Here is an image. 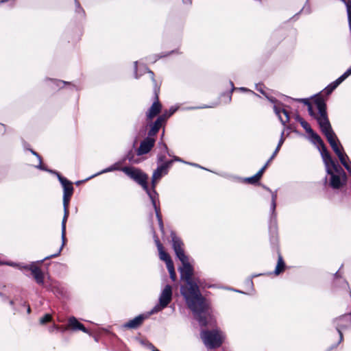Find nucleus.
I'll use <instances>...</instances> for the list:
<instances>
[{
  "label": "nucleus",
  "instance_id": "1",
  "mask_svg": "<svg viewBox=\"0 0 351 351\" xmlns=\"http://www.w3.org/2000/svg\"><path fill=\"white\" fill-rule=\"evenodd\" d=\"M179 268L180 280L184 284L180 287V293L188 307L192 311H202L205 308V298L199 289L200 280L194 276V269L186 258Z\"/></svg>",
  "mask_w": 351,
  "mask_h": 351
},
{
  "label": "nucleus",
  "instance_id": "2",
  "mask_svg": "<svg viewBox=\"0 0 351 351\" xmlns=\"http://www.w3.org/2000/svg\"><path fill=\"white\" fill-rule=\"evenodd\" d=\"M324 162L326 172L330 176L329 185L334 189H339L346 185L347 176L341 165L332 156L324 160Z\"/></svg>",
  "mask_w": 351,
  "mask_h": 351
},
{
  "label": "nucleus",
  "instance_id": "3",
  "mask_svg": "<svg viewBox=\"0 0 351 351\" xmlns=\"http://www.w3.org/2000/svg\"><path fill=\"white\" fill-rule=\"evenodd\" d=\"M149 77L152 82L154 91V102L146 112V121L148 123L152 122L153 119L162 111V106L159 99V94L160 92L161 82L156 80L155 74L152 71H148Z\"/></svg>",
  "mask_w": 351,
  "mask_h": 351
},
{
  "label": "nucleus",
  "instance_id": "4",
  "mask_svg": "<svg viewBox=\"0 0 351 351\" xmlns=\"http://www.w3.org/2000/svg\"><path fill=\"white\" fill-rule=\"evenodd\" d=\"M122 171L130 179L140 185L147 193L149 197L152 195L148 186V175L141 169L134 167H123Z\"/></svg>",
  "mask_w": 351,
  "mask_h": 351
},
{
  "label": "nucleus",
  "instance_id": "5",
  "mask_svg": "<svg viewBox=\"0 0 351 351\" xmlns=\"http://www.w3.org/2000/svg\"><path fill=\"white\" fill-rule=\"evenodd\" d=\"M322 119H324V123H320V130L324 135L326 136L328 142L331 146L332 150L335 154H338L341 150L343 149L341 145L337 135L332 130L329 119H326L324 114L322 115Z\"/></svg>",
  "mask_w": 351,
  "mask_h": 351
},
{
  "label": "nucleus",
  "instance_id": "6",
  "mask_svg": "<svg viewBox=\"0 0 351 351\" xmlns=\"http://www.w3.org/2000/svg\"><path fill=\"white\" fill-rule=\"evenodd\" d=\"M314 104L316 105L319 114H317L313 110L312 104L307 106L308 112L311 117L315 119L317 121L319 126L320 127V123H324V119H322V113L324 114L326 119H328V113H327V108L326 104V99L324 98L322 93L316 94L313 97Z\"/></svg>",
  "mask_w": 351,
  "mask_h": 351
},
{
  "label": "nucleus",
  "instance_id": "7",
  "mask_svg": "<svg viewBox=\"0 0 351 351\" xmlns=\"http://www.w3.org/2000/svg\"><path fill=\"white\" fill-rule=\"evenodd\" d=\"M270 243L273 249L276 252L278 255V261L274 270L275 275L278 276L285 271L286 264L284 261L282 255L281 254L280 247L279 245V239L278 236L277 228L276 227L270 228Z\"/></svg>",
  "mask_w": 351,
  "mask_h": 351
},
{
  "label": "nucleus",
  "instance_id": "8",
  "mask_svg": "<svg viewBox=\"0 0 351 351\" xmlns=\"http://www.w3.org/2000/svg\"><path fill=\"white\" fill-rule=\"evenodd\" d=\"M56 174L63 188L64 215H69V204L74 193V187L72 182L63 177L60 173H57Z\"/></svg>",
  "mask_w": 351,
  "mask_h": 351
},
{
  "label": "nucleus",
  "instance_id": "9",
  "mask_svg": "<svg viewBox=\"0 0 351 351\" xmlns=\"http://www.w3.org/2000/svg\"><path fill=\"white\" fill-rule=\"evenodd\" d=\"M201 337L207 348L209 349H216L223 344V339L217 330H206L201 333Z\"/></svg>",
  "mask_w": 351,
  "mask_h": 351
},
{
  "label": "nucleus",
  "instance_id": "10",
  "mask_svg": "<svg viewBox=\"0 0 351 351\" xmlns=\"http://www.w3.org/2000/svg\"><path fill=\"white\" fill-rule=\"evenodd\" d=\"M334 324L339 334V340L335 346V347H337L343 340V335L341 330L351 326V313L344 314L336 318L334 320Z\"/></svg>",
  "mask_w": 351,
  "mask_h": 351
},
{
  "label": "nucleus",
  "instance_id": "11",
  "mask_svg": "<svg viewBox=\"0 0 351 351\" xmlns=\"http://www.w3.org/2000/svg\"><path fill=\"white\" fill-rule=\"evenodd\" d=\"M171 238L172 241V247L178 258L181 261L188 258L185 254L184 250V243L182 239L178 237L174 231L171 232Z\"/></svg>",
  "mask_w": 351,
  "mask_h": 351
},
{
  "label": "nucleus",
  "instance_id": "12",
  "mask_svg": "<svg viewBox=\"0 0 351 351\" xmlns=\"http://www.w3.org/2000/svg\"><path fill=\"white\" fill-rule=\"evenodd\" d=\"M23 269L30 271L36 282L40 285H44L45 276L41 269L37 266L35 263L26 265L23 267Z\"/></svg>",
  "mask_w": 351,
  "mask_h": 351
},
{
  "label": "nucleus",
  "instance_id": "13",
  "mask_svg": "<svg viewBox=\"0 0 351 351\" xmlns=\"http://www.w3.org/2000/svg\"><path fill=\"white\" fill-rule=\"evenodd\" d=\"M174 160L180 161V159L178 157H175L174 160H167L159 165L153 173L154 178L155 180H160L162 176L167 174L168 169L171 167Z\"/></svg>",
  "mask_w": 351,
  "mask_h": 351
},
{
  "label": "nucleus",
  "instance_id": "14",
  "mask_svg": "<svg viewBox=\"0 0 351 351\" xmlns=\"http://www.w3.org/2000/svg\"><path fill=\"white\" fill-rule=\"evenodd\" d=\"M155 138L151 137H146L140 143V146L136 150L138 156H142L149 153L155 145Z\"/></svg>",
  "mask_w": 351,
  "mask_h": 351
},
{
  "label": "nucleus",
  "instance_id": "15",
  "mask_svg": "<svg viewBox=\"0 0 351 351\" xmlns=\"http://www.w3.org/2000/svg\"><path fill=\"white\" fill-rule=\"evenodd\" d=\"M311 138L313 139L315 143H317L321 147V155L323 158V161L326 160L327 158L331 157L330 152H328L327 147H326L323 140L316 132L313 130V132H310L308 134Z\"/></svg>",
  "mask_w": 351,
  "mask_h": 351
},
{
  "label": "nucleus",
  "instance_id": "16",
  "mask_svg": "<svg viewBox=\"0 0 351 351\" xmlns=\"http://www.w3.org/2000/svg\"><path fill=\"white\" fill-rule=\"evenodd\" d=\"M172 300V287L169 285H167L162 290L160 298L159 304L162 308H164L168 306Z\"/></svg>",
  "mask_w": 351,
  "mask_h": 351
},
{
  "label": "nucleus",
  "instance_id": "17",
  "mask_svg": "<svg viewBox=\"0 0 351 351\" xmlns=\"http://www.w3.org/2000/svg\"><path fill=\"white\" fill-rule=\"evenodd\" d=\"M148 318L147 315L141 314L135 317L132 319H130L123 325V328L125 329H138L144 323V321Z\"/></svg>",
  "mask_w": 351,
  "mask_h": 351
},
{
  "label": "nucleus",
  "instance_id": "18",
  "mask_svg": "<svg viewBox=\"0 0 351 351\" xmlns=\"http://www.w3.org/2000/svg\"><path fill=\"white\" fill-rule=\"evenodd\" d=\"M350 75L351 67L349 68L342 75L337 78L335 82L330 84L327 87H326L323 90L324 94L327 96L330 95L332 93V91Z\"/></svg>",
  "mask_w": 351,
  "mask_h": 351
},
{
  "label": "nucleus",
  "instance_id": "19",
  "mask_svg": "<svg viewBox=\"0 0 351 351\" xmlns=\"http://www.w3.org/2000/svg\"><path fill=\"white\" fill-rule=\"evenodd\" d=\"M68 217H69V215H64L63 219H62V245L59 248V250H58L57 253L45 257L44 258V261L48 260V259H50V258H56V257L58 256L60 254L61 251L62 250V248H63L64 245H65V243L66 242V223ZM41 262H43V260Z\"/></svg>",
  "mask_w": 351,
  "mask_h": 351
},
{
  "label": "nucleus",
  "instance_id": "20",
  "mask_svg": "<svg viewBox=\"0 0 351 351\" xmlns=\"http://www.w3.org/2000/svg\"><path fill=\"white\" fill-rule=\"evenodd\" d=\"M66 330H81L85 333H89V331L86 327L80 323L75 317H71L68 320V324L66 326Z\"/></svg>",
  "mask_w": 351,
  "mask_h": 351
},
{
  "label": "nucleus",
  "instance_id": "21",
  "mask_svg": "<svg viewBox=\"0 0 351 351\" xmlns=\"http://www.w3.org/2000/svg\"><path fill=\"white\" fill-rule=\"evenodd\" d=\"M154 242L156 243V245L158 248V253H159V257L160 260L165 261V263L168 262L169 261L172 260L169 253H167L165 248L160 241L157 235H154Z\"/></svg>",
  "mask_w": 351,
  "mask_h": 351
},
{
  "label": "nucleus",
  "instance_id": "22",
  "mask_svg": "<svg viewBox=\"0 0 351 351\" xmlns=\"http://www.w3.org/2000/svg\"><path fill=\"white\" fill-rule=\"evenodd\" d=\"M208 308L207 304L205 302V308L202 311H193L195 314L196 319L198 320L199 324L202 326H206L208 324L207 317L202 315L203 313L206 312Z\"/></svg>",
  "mask_w": 351,
  "mask_h": 351
},
{
  "label": "nucleus",
  "instance_id": "23",
  "mask_svg": "<svg viewBox=\"0 0 351 351\" xmlns=\"http://www.w3.org/2000/svg\"><path fill=\"white\" fill-rule=\"evenodd\" d=\"M338 156L341 163L343 165V167L347 169L350 170V165L347 160H349L346 154L343 152V149L341 150L338 154H336Z\"/></svg>",
  "mask_w": 351,
  "mask_h": 351
},
{
  "label": "nucleus",
  "instance_id": "24",
  "mask_svg": "<svg viewBox=\"0 0 351 351\" xmlns=\"http://www.w3.org/2000/svg\"><path fill=\"white\" fill-rule=\"evenodd\" d=\"M149 197L151 199L152 205H153V206L154 208V210H155V212H156V217L158 219V221H159L162 220V215H161V213H160V206H157V204H156V199L155 195H152Z\"/></svg>",
  "mask_w": 351,
  "mask_h": 351
},
{
  "label": "nucleus",
  "instance_id": "25",
  "mask_svg": "<svg viewBox=\"0 0 351 351\" xmlns=\"http://www.w3.org/2000/svg\"><path fill=\"white\" fill-rule=\"evenodd\" d=\"M297 120L300 123L301 126L305 130L306 133L309 134L310 132H313V130L311 128L310 124L303 118L298 116L297 117Z\"/></svg>",
  "mask_w": 351,
  "mask_h": 351
},
{
  "label": "nucleus",
  "instance_id": "26",
  "mask_svg": "<svg viewBox=\"0 0 351 351\" xmlns=\"http://www.w3.org/2000/svg\"><path fill=\"white\" fill-rule=\"evenodd\" d=\"M261 179V178H259L256 174H255L252 177L244 178L243 180V182L254 185L258 184Z\"/></svg>",
  "mask_w": 351,
  "mask_h": 351
},
{
  "label": "nucleus",
  "instance_id": "27",
  "mask_svg": "<svg viewBox=\"0 0 351 351\" xmlns=\"http://www.w3.org/2000/svg\"><path fill=\"white\" fill-rule=\"evenodd\" d=\"M261 179V178H259L256 174H255L252 177L244 178L243 180V182L254 185L258 184Z\"/></svg>",
  "mask_w": 351,
  "mask_h": 351
},
{
  "label": "nucleus",
  "instance_id": "28",
  "mask_svg": "<svg viewBox=\"0 0 351 351\" xmlns=\"http://www.w3.org/2000/svg\"><path fill=\"white\" fill-rule=\"evenodd\" d=\"M166 123L164 121V118L160 117L158 116L156 119V120L152 123L151 125H152L156 128H158L159 130Z\"/></svg>",
  "mask_w": 351,
  "mask_h": 351
},
{
  "label": "nucleus",
  "instance_id": "29",
  "mask_svg": "<svg viewBox=\"0 0 351 351\" xmlns=\"http://www.w3.org/2000/svg\"><path fill=\"white\" fill-rule=\"evenodd\" d=\"M176 112V109H173V108H171L169 110H165V112H163V113L162 114H160L159 116L160 117H163L164 118V121L166 123L167 119L174 114V112Z\"/></svg>",
  "mask_w": 351,
  "mask_h": 351
},
{
  "label": "nucleus",
  "instance_id": "30",
  "mask_svg": "<svg viewBox=\"0 0 351 351\" xmlns=\"http://www.w3.org/2000/svg\"><path fill=\"white\" fill-rule=\"evenodd\" d=\"M52 320V316L50 314H45L44 316L40 318L39 322L40 324H46Z\"/></svg>",
  "mask_w": 351,
  "mask_h": 351
},
{
  "label": "nucleus",
  "instance_id": "31",
  "mask_svg": "<svg viewBox=\"0 0 351 351\" xmlns=\"http://www.w3.org/2000/svg\"><path fill=\"white\" fill-rule=\"evenodd\" d=\"M149 130L148 131V137L153 138V136H156L159 130L158 128H156L152 125H149Z\"/></svg>",
  "mask_w": 351,
  "mask_h": 351
},
{
  "label": "nucleus",
  "instance_id": "32",
  "mask_svg": "<svg viewBox=\"0 0 351 351\" xmlns=\"http://www.w3.org/2000/svg\"><path fill=\"white\" fill-rule=\"evenodd\" d=\"M282 113L285 116V120L284 121L281 117H280V119L282 121L283 125H285L286 123L289 121V112L285 109H281Z\"/></svg>",
  "mask_w": 351,
  "mask_h": 351
},
{
  "label": "nucleus",
  "instance_id": "33",
  "mask_svg": "<svg viewBox=\"0 0 351 351\" xmlns=\"http://www.w3.org/2000/svg\"><path fill=\"white\" fill-rule=\"evenodd\" d=\"M123 167H121V164L119 162L114 163L113 165L110 167L106 171H121Z\"/></svg>",
  "mask_w": 351,
  "mask_h": 351
},
{
  "label": "nucleus",
  "instance_id": "34",
  "mask_svg": "<svg viewBox=\"0 0 351 351\" xmlns=\"http://www.w3.org/2000/svg\"><path fill=\"white\" fill-rule=\"evenodd\" d=\"M346 10H347L348 16L350 19V26H351V0H347Z\"/></svg>",
  "mask_w": 351,
  "mask_h": 351
},
{
  "label": "nucleus",
  "instance_id": "35",
  "mask_svg": "<svg viewBox=\"0 0 351 351\" xmlns=\"http://www.w3.org/2000/svg\"><path fill=\"white\" fill-rule=\"evenodd\" d=\"M159 180H155L154 178V176H152V192H151L152 194L154 193L156 195H158V193L156 191V185H157V182Z\"/></svg>",
  "mask_w": 351,
  "mask_h": 351
},
{
  "label": "nucleus",
  "instance_id": "36",
  "mask_svg": "<svg viewBox=\"0 0 351 351\" xmlns=\"http://www.w3.org/2000/svg\"><path fill=\"white\" fill-rule=\"evenodd\" d=\"M165 263L169 272L175 271L174 264L172 260L169 261Z\"/></svg>",
  "mask_w": 351,
  "mask_h": 351
},
{
  "label": "nucleus",
  "instance_id": "37",
  "mask_svg": "<svg viewBox=\"0 0 351 351\" xmlns=\"http://www.w3.org/2000/svg\"><path fill=\"white\" fill-rule=\"evenodd\" d=\"M295 101H297L299 103H302L306 106H308V105L311 104V102L310 101L309 99H296Z\"/></svg>",
  "mask_w": 351,
  "mask_h": 351
},
{
  "label": "nucleus",
  "instance_id": "38",
  "mask_svg": "<svg viewBox=\"0 0 351 351\" xmlns=\"http://www.w3.org/2000/svg\"><path fill=\"white\" fill-rule=\"evenodd\" d=\"M51 84L50 85L51 87H52L53 85H56L57 87L60 86V84H66L65 82L61 81V80H51Z\"/></svg>",
  "mask_w": 351,
  "mask_h": 351
},
{
  "label": "nucleus",
  "instance_id": "39",
  "mask_svg": "<svg viewBox=\"0 0 351 351\" xmlns=\"http://www.w3.org/2000/svg\"><path fill=\"white\" fill-rule=\"evenodd\" d=\"M281 109L282 108L276 105L274 106V112L279 117H280V113H282Z\"/></svg>",
  "mask_w": 351,
  "mask_h": 351
},
{
  "label": "nucleus",
  "instance_id": "40",
  "mask_svg": "<svg viewBox=\"0 0 351 351\" xmlns=\"http://www.w3.org/2000/svg\"><path fill=\"white\" fill-rule=\"evenodd\" d=\"M266 169V167L263 166L256 174L261 178Z\"/></svg>",
  "mask_w": 351,
  "mask_h": 351
},
{
  "label": "nucleus",
  "instance_id": "41",
  "mask_svg": "<svg viewBox=\"0 0 351 351\" xmlns=\"http://www.w3.org/2000/svg\"><path fill=\"white\" fill-rule=\"evenodd\" d=\"M169 273L170 278L172 280V281H173V282L176 281L177 280V275H176V271H170Z\"/></svg>",
  "mask_w": 351,
  "mask_h": 351
},
{
  "label": "nucleus",
  "instance_id": "42",
  "mask_svg": "<svg viewBox=\"0 0 351 351\" xmlns=\"http://www.w3.org/2000/svg\"><path fill=\"white\" fill-rule=\"evenodd\" d=\"M283 135H284V132H282V135H281V138L278 143V147H281L282 144L284 143V141H285V138L283 137Z\"/></svg>",
  "mask_w": 351,
  "mask_h": 351
},
{
  "label": "nucleus",
  "instance_id": "43",
  "mask_svg": "<svg viewBox=\"0 0 351 351\" xmlns=\"http://www.w3.org/2000/svg\"><path fill=\"white\" fill-rule=\"evenodd\" d=\"M149 348L152 350V351H160L157 348H156L152 343L149 342L148 343Z\"/></svg>",
  "mask_w": 351,
  "mask_h": 351
},
{
  "label": "nucleus",
  "instance_id": "44",
  "mask_svg": "<svg viewBox=\"0 0 351 351\" xmlns=\"http://www.w3.org/2000/svg\"><path fill=\"white\" fill-rule=\"evenodd\" d=\"M159 227L161 231H164V224L162 220L158 221Z\"/></svg>",
  "mask_w": 351,
  "mask_h": 351
},
{
  "label": "nucleus",
  "instance_id": "45",
  "mask_svg": "<svg viewBox=\"0 0 351 351\" xmlns=\"http://www.w3.org/2000/svg\"><path fill=\"white\" fill-rule=\"evenodd\" d=\"M30 151L33 155L37 156L38 158H39L40 160H41V156L36 152H35L33 149H31Z\"/></svg>",
  "mask_w": 351,
  "mask_h": 351
},
{
  "label": "nucleus",
  "instance_id": "46",
  "mask_svg": "<svg viewBox=\"0 0 351 351\" xmlns=\"http://www.w3.org/2000/svg\"><path fill=\"white\" fill-rule=\"evenodd\" d=\"M267 97V99L272 103H276L277 101V99L273 97H269L267 96H266Z\"/></svg>",
  "mask_w": 351,
  "mask_h": 351
},
{
  "label": "nucleus",
  "instance_id": "47",
  "mask_svg": "<svg viewBox=\"0 0 351 351\" xmlns=\"http://www.w3.org/2000/svg\"><path fill=\"white\" fill-rule=\"evenodd\" d=\"M276 195H272V202H273V206L274 208H275L276 206Z\"/></svg>",
  "mask_w": 351,
  "mask_h": 351
},
{
  "label": "nucleus",
  "instance_id": "48",
  "mask_svg": "<svg viewBox=\"0 0 351 351\" xmlns=\"http://www.w3.org/2000/svg\"><path fill=\"white\" fill-rule=\"evenodd\" d=\"M165 158V156H159L158 158V162H163Z\"/></svg>",
  "mask_w": 351,
  "mask_h": 351
},
{
  "label": "nucleus",
  "instance_id": "49",
  "mask_svg": "<svg viewBox=\"0 0 351 351\" xmlns=\"http://www.w3.org/2000/svg\"><path fill=\"white\" fill-rule=\"evenodd\" d=\"M271 161L272 160H270V158H269L264 166L266 167V168H267L269 167V165H270V163L271 162Z\"/></svg>",
  "mask_w": 351,
  "mask_h": 351
},
{
  "label": "nucleus",
  "instance_id": "50",
  "mask_svg": "<svg viewBox=\"0 0 351 351\" xmlns=\"http://www.w3.org/2000/svg\"><path fill=\"white\" fill-rule=\"evenodd\" d=\"M277 154L274 152L273 154L270 157V160H273L274 158L276 156Z\"/></svg>",
  "mask_w": 351,
  "mask_h": 351
},
{
  "label": "nucleus",
  "instance_id": "51",
  "mask_svg": "<svg viewBox=\"0 0 351 351\" xmlns=\"http://www.w3.org/2000/svg\"><path fill=\"white\" fill-rule=\"evenodd\" d=\"M281 147H276V149L274 150V152L278 154V153L279 152L280 149Z\"/></svg>",
  "mask_w": 351,
  "mask_h": 351
},
{
  "label": "nucleus",
  "instance_id": "52",
  "mask_svg": "<svg viewBox=\"0 0 351 351\" xmlns=\"http://www.w3.org/2000/svg\"><path fill=\"white\" fill-rule=\"evenodd\" d=\"M348 25H349L350 31V32H351L350 22V19H349V18H348Z\"/></svg>",
  "mask_w": 351,
  "mask_h": 351
},
{
  "label": "nucleus",
  "instance_id": "53",
  "mask_svg": "<svg viewBox=\"0 0 351 351\" xmlns=\"http://www.w3.org/2000/svg\"><path fill=\"white\" fill-rule=\"evenodd\" d=\"M259 91L264 95L267 96L265 92L263 90H259Z\"/></svg>",
  "mask_w": 351,
  "mask_h": 351
},
{
  "label": "nucleus",
  "instance_id": "54",
  "mask_svg": "<svg viewBox=\"0 0 351 351\" xmlns=\"http://www.w3.org/2000/svg\"><path fill=\"white\" fill-rule=\"evenodd\" d=\"M8 1V0H1V1H0V4L3 3H5V2H7Z\"/></svg>",
  "mask_w": 351,
  "mask_h": 351
},
{
  "label": "nucleus",
  "instance_id": "55",
  "mask_svg": "<svg viewBox=\"0 0 351 351\" xmlns=\"http://www.w3.org/2000/svg\"><path fill=\"white\" fill-rule=\"evenodd\" d=\"M30 312H31V308H30L29 306H28V307H27V313H30Z\"/></svg>",
  "mask_w": 351,
  "mask_h": 351
},
{
  "label": "nucleus",
  "instance_id": "56",
  "mask_svg": "<svg viewBox=\"0 0 351 351\" xmlns=\"http://www.w3.org/2000/svg\"><path fill=\"white\" fill-rule=\"evenodd\" d=\"M10 304L11 305H13V304H14V301H13V300H11V301L10 302Z\"/></svg>",
  "mask_w": 351,
  "mask_h": 351
},
{
  "label": "nucleus",
  "instance_id": "57",
  "mask_svg": "<svg viewBox=\"0 0 351 351\" xmlns=\"http://www.w3.org/2000/svg\"><path fill=\"white\" fill-rule=\"evenodd\" d=\"M80 183H81V181H78V182H77L75 184H76L77 185H79Z\"/></svg>",
  "mask_w": 351,
  "mask_h": 351
},
{
  "label": "nucleus",
  "instance_id": "58",
  "mask_svg": "<svg viewBox=\"0 0 351 351\" xmlns=\"http://www.w3.org/2000/svg\"><path fill=\"white\" fill-rule=\"evenodd\" d=\"M341 1H343V3H345V4L346 5L347 1H346V0H341Z\"/></svg>",
  "mask_w": 351,
  "mask_h": 351
},
{
  "label": "nucleus",
  "instance_id": "59",
  "mask_svg": "<svg viewBox=\"0 0 351 351\" xmlns=\"http://www.w3.org/2000/svg\"><path fill=\"white\" fill-rule=\"evenodd\" d=\"M3 263L0 261V265H2Z\"/></svg>",
  "mask_w": 351,
  "mask_h": 351
}]
</instances>
